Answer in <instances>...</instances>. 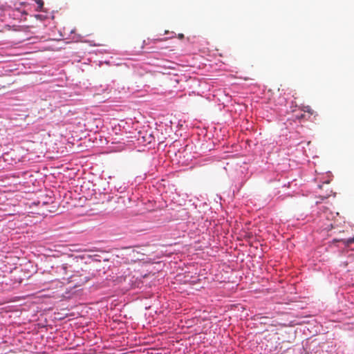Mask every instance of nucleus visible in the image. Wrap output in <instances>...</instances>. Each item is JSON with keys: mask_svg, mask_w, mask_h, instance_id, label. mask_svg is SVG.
Returning <instances> with one entry per match:
<instances>
[{"mask_svg": "<svg viewBox=\"0 0 354 354\" xmlns=\"http://www.w3.org/2000/svg\"><path fill=\"white\" fill-rule=\"evenodd\" d=\"M342 243L347 247H349L354 243V236L348 239L342 240Z\"/></svg>", "mask_w": 354, "mask_h": 354, "instance_id": "obj_1", "label": "nucleus"}, {"mask_svg": "<svg viewBox=\"0 0 354 354\" xmlns=\"http://www.w3.org/2000/svg\"><path fill=\"white\" fill-rule=\"evenodd\" d=\"M306 110L305 111H307V112L310 113V114L313 113V110L309 106H306Z\"/></svg>", "mask_w": 354, "mask_h": 354, "instance_id": "obj_2", "label": "nucleus"}, {"mask_svg": "<svg viewBox=\"0 0 354 354\" xmlns=\"http://www.w3.org/2000/svg\"><path fill=\"white\" fill-rule=\"evenodd\" d=\"M178 38H179V39H183V38H184V35H183V34H182V33H180V34H178Z\"/></svg>", "mask_w": 354, "mask_h": 354, "instance_id": "obj_3", "label": "nucleus"}]
</instances>
